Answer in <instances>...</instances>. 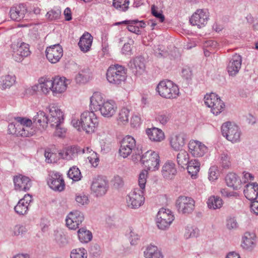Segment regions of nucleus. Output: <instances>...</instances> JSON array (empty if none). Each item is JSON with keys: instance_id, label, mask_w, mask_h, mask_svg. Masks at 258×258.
<instances>
[{"instance_id": "1", "label": "nucleus", "mask_w": 258, "mask_h": 258, "mask_svg": "<svg viewBox=\"0 0 258 258\" xmlns=\"http://www.w3.org/2000/svg\"><path fill=\"white\" fill-rule=\"evenodd\" d=\"M71 123L77 130L80 131L82 128L86 134H92L98 126L99 121L94 112L86 111L81 114L80 119L73 118Z\"/></svg>"}, {"instance_id": "2", "label": "nucleus", "mask_w": 258, "mask_h": 258, "mask_svg": "<svg viewBox=\"0 0 258 258\" xmlns=\"http://www.w3.org/2000/svg\"><path fill=\"white\" fill-rule=\"evenodd\" d=\"M106 78L110 84L115 85H120L126 80V70L121 65H112L107 71Z\"/></svg>"}, {"instance_id": "3", "label": "nucleus", "mask_w": 258, "mask_h": 258, "mask_svg": "<svg viewBox=\"0 0 258 258\" xmlns=\"http://www.w3.org/2000/svg\"><path fill=\"white\" fill-rule=\"evenodd\" d=\"M156 91L160 96L166 99L175 98L179 93L178 86L168 80L160 82L156 87Z\"/></svg>"}, {"instance_id": "4", "label": "nucleus", "mask_w": 258, "mask_h": 258, "mask_svg": "<svg viewBox=\"0 0 258 258\" xmlns=\"http://www.w3.org/2000/svg\"><path fill=\"white\" fill-rule=\"evenodd\" d=\"M221 132L223 136L232 143L237 142L240 140L241 132L239 128L230 122H227L222 124Z\"/></svg>"}, {"instance_id": "5", "label": "nucleus", "mask_w": 258, "mask_h": 258, "mask_svg": "<svg viewBox=\"0 0 258 258\" xmlns=\"http://www.w3.org/2000/svg\"><path fill=\"white\" fill-rule=\"evenodd\" d=\"M141 162L149 170H156L159 169L160 157L158 153L148 151L141 158Z\"/></svg>"}, {"instance_id": "6", "label": "nucleus", "mask_w": 258, "mask_h": 258, "mask_svg": "<svg viewBox=\"0 0 258 258\" xmlns=\"http://www.w3.org/2000/svg\"><path fill=\"white\" fill-rule=\"evenodd\" d=\"M173 220L174 216L169 209H160L156 216L157 225L161 230L169 228Z\"/></svg>"}, {"instance_id": "7", "label": "nucleus", "mask_w": 258, "mask_h": 258, "mask_svg": "<svg viewBox=\"0 0 258 258\" xmlns=\"http://www.w3.org/2000/svg\"><path fill=\"white\" fill-rule=\"evenodd\" d=\"M144 191L138 188L130 191L126 198L127 206L132 209H137L143 205L145 202Z\"/></svg>"}, {"instance_id": "8", "label": "nucleus", "mask_w": 258, "mask_h": 258, "mask_svg": "<svg viewBox=\"0 0 258 258\" xmlns=\"http://www.w3.org/2000/svg\"><path fill=\"white\" fill-rule=\"evenodd\" d=\"M176 207L179 213L189 214L195 209V201L190 197L181 196L176 201Z\"/></svg>"}, {"instance_id": "9", "label": "nucleus", "mask_w": 258, "mask_h": 258, "mask_svg": "<svg viewBox=\"0 0 258 258\" xmlns=\"http://www.w3.org/2000/svg\"><path fill=\"white\" fill-rule=\"evenodd\" d=\"M49 110L48 123L50 126H57L63 124L64 113L55 104H50L48 107Z\"/></svg>"}, {"instance_id": "10", "label": "nucleus", "mask_w": 258, "mask_h": 258, "mask_svg": "<svg viewBox=\"0 0 258 258\" xmlns=\"http://www.w3.org/2000/svg\"><path fill=\"white\" fill-rule=\"evenodd\" d=\"M109 188V183L105 177L98 176L93 179L91 189L92 191L97 197L104 195Z\"/></svg>"}, {"instance_id": "11", "label": "nucleus", "mask_w": 258, "mask_h": 258, "mask_svg": "<svg viewBox=\"0 0 258 258\" xmlns=\"http://www.w3.org/2000/svg\"><path fill=\"white\" fill-rule=\"evenodd\" d=\"M47 184L50 188L55 191H61L65 187L62 175L54 171L49 172L47 178Z\"/></svg>"}, {"instance_id": "12", "label": "nucleus", "mask_w": 258, "mask_h": 258, "mask_svg": "<svg viewBox=\"0 0 258 258\" xmlns=\"http://www.w3.org/2000/svg\"><path fill=\"white\" fill-rule=\"evenodd\" d=\"M136 142L131 136H126L121 141L119 154L123 158H126L136 149Z\"/></svg>"}, {"instance_id": "13", "label": "nucleus", "mask_w": 258, "mask_h": 258, "mask_svg": "<svg viewBox=\"0 0 258 258\" xmlns=\"http://www.w3.org/2000/svg\"><path fill=\"white\" fill-rule=\"evenodd\" d=\"M11 48L13 58L17 62L22 61L24 57L30 54L29 45L24 42L21 43L20 45L18 43L12 44Z\"/></svg>"}, {"instance_id": "14", "label": "nucleus", "mask_w": 258, "mask_h": 258, "mask_svg": "<svg viewBox=\"0 0 258 258\" xmlns=\"http://www.w3.org/2000/svg\"><path fill=\"white\" fill-rule=\"evenodd\" d=\"M46 56L49 62L55 63L59 61L63 55V50L59 44L47 47L45 50Z\"/></svg>"}, {"instance_id": "15", "label": "nucleus", "mask_w": 258, "mask_h": 258, "mask_svg": "<svg viewBox=\"0 0 258 258\" xmlns=\"http://www.w3.org/2000/svg\"><path fill=\"white\" fill-rule=\"evenodd\" d=\"M84 219V215L82 212L75 211L68 215L66 219V225L70 229L75 230L79 228Z\"/></svg>"}, {"instance_id": "16", "label": "nucleus", "mask_w": 258, "mask_h": 258, "mask_svg": "<svg viewBox=\"0 0 258 258\" xmlns=\"http://www.w3.org/2000/svg\"><path fill=\"white\" fill-rule=\"evenodd\" d=\"M15 189L19 191H27L32 186L30 179L26 176L19 174L13 178Z\"/></svg>"}, {"instance_id": "17", "label": "nucleus", "mask_w": 258, "mask_h": 258, "mask_svg": "<svg viewBox=\"0 0 258 258\" xmlns=\"http://www.w3.org/2000/svg\"><path fill=\"white\" fill-rule=\"evenodd\" d=\"M208 18L209 15L207 12L204 10L199 9L191 16L189 21L192 25L201 28L207 23Z\"/></svg>"}, {"instance_id": "18", "label": "nucleus", "mask_w": 258, "mask_h": 258, "mask_svg": "<svg viewBox=\"0 0 258 258\" xmlns=\"http://www.w3.org/2000/svg\"><path fill=\"white\" fill-rule=\"evenodd\" d=\"M188 147L189 152L196 157H203L208 152L207 147L202 142L196 140L190 141Z\"/></svg>"}, {"instance_id": "19", "label": "nucleus", "mask_w": 258, "mask_h": 258, "mask_svg": "<svg viewBox=\"0 0 258 258\" xmlns=\"http://www.w3.org/2000/svg\"><path fill=\"white\" fill-rule=\"evenodd\" d=\"M70 80L64 77H56L52 80V93L53 95L61 94L66 91Z\"/></svg>"}, {"instance_id": "20", "label": "nucleus", "mask_w": 258, "mask_h": 258, "mask_svg": "<svg viewBox=\"0 0 258 258\" xmlns=\"http://www.w3.org/2000/svg\"><path fill=\"white\" fill-rule=\"evenodd\" d=\"M15 120L22 124L20 128L19 136L27 137L32 136L34 134V130L31 126L32 124V120L24 117H18L15 118Z\"/></svg>"}, {"instance_id": "21", "label": "nucleus", "mask_w": 258, "mask_h": 258, "mask_svg": "<svg viewBox=\"0 0 258 258\" xmlns=\"http://www.w3.org/2000/svg\"><path fill=\"white\" fill-rule=\"evenodd\" d=\"M187 141V135L183 132H180L172 135L170 140L171 148L175 151L182 150Z\"/></svg>"}, {"instance_id": "22", "label": "nucleus", "mask_w": 258, "mask_h": 258, "mask_svg": "<svg viewBox=\"0 0 258 258\" xmlns=\"http://www.w3.org/2000/svg\"><path fill=\"white\" fill-rule=\"evenodd\" d=\"M117 108V105L114 101L107 100L98 111L100 112L101 115L103 117L110 118L114 115Z\"/></svg>"}, {"instance_id": "23", "label": "nucleus", "mask_w": 258, "mask_h": 258, "mask_svg": "<svg viewBox=\"0 0 258 258\" xmlns=\"http://www.w3.org/2000/svg\"><path fill=\"white\" fill-rule=\"evenodd\" d=\"M129 66L133 73L140 76L145 71V60L141 56H137L131 60Z\"/></svg>"}, {"instance_id": "24", "label": "nucleus", "mask_w": 258, "mask_h": 258, "mask_svg": "<svg viewBox=\"0 0 258 258\" xmlns=\"http://www.w3.org/2000/svg\"><path fill=\"white\" fill-rule=\"evenodd\" d=\"M242 62L241 56L235 54L230 58L227 66V70L230 76H234L241 68Z\"/></svg>"}, {"instance_id": "25", "label": "nucleus", "mask_w": 258, "mask_h": 258, "mask_svg": "<svg viewBox=\"0 0 258 258\" xmlns=\"http://www.w3.org/2000/svg\"><path fill=\"white\" fill-rule=\"evenodd\" d=\"M27 12L26 5L20 4L13 6L10 11V16L11 19L16 21H20L22 20Z\"/></svg>"}, {"instance_id": "26", "label": "nucleus", "mask_w": 258, "mask_h": 258, "mask_svg": "<svg viewBox=\"0 0 258 258\" xmlns=\"http://www.w3.org/2000/svg\"><path fill=\"white\" fill-rule=\"evenodd\" d=\"M32 198L30 195H25L23 198L21 199L15 207L14 210L16 213L20 215L26 214L29 209V205L32 201Z\"/></svg>"}, {"instance_id": "27", "label": "nucleus", "mask_w": 258, "mask_h": 258, "mask_svg": "<svg viewBox=\"0 0 258 258\" xmlns=\"http://www.w3.org/2000/svg\"><path fill=\"white\" fill-rule=\"evenodd\" d=\"M105 102L104 95L102 93L95 92L90 98V108L93 112L97 111Z\"/></svg>"}, {"instance_id": "28", "label": "nucleus", "mask_w": 258, "mask_h": 258, "mask_svg": "<svg viewBox=\"0 0 258 258\" xmlns=\"http://www.w3.org/2000/svg\"><path fill=\"white\" fill-rule=\"evenodd\" d=\"M93 42V37L88 32L85 33L80 38L78 45L81 50L85 53L91 48Z\"/></svg>"}, {"instance_id": "29", "label": "nucleus", "mask_w": 258, "mask_h": 258, "mask_svg": "<svg viewBox=\"0 0 258 258\" xmlns=\"http://www.w3.org/2000/svg\"><path fill=\"white\" fill-rule=\"evenodd\" d=\"M161 172L164 178L172 179L177 172L175 164L171 161L166 162L162 167Z\"/></svg>"}, {"instance_id": "30", "label": "nucleus", "mask_w": 258, "mask_h": 258, "mask_svg": "<svg viewBox=\"0 0 258 258\" xmlns=\"http://www.w3.org/2000/svg\"><path fill=\"white\" fill-rule=\"evenodd\" d=\"M244 194L245 197L250 201H253L257 199L258 196V184L253 182L247 184Z\"/></svg>"}, {"instance_id": "31", "label": "nucleus", "mask_w": 258, "mask_h": 258, "mask_svg": "<svg viewBox=\"0 0 258 258\" xmlns=\"http://www.w3.org/2000/svg\"><path fill=\"white\" fill-rule=\"evenodd\" d=\"M256 244V236L253 233L245 232L242 237V246L249 249L253 248Z\"/></svg>"}, {"instance_id": "32", "label": "nucleus", "mask_w": 258, "mask_h": 258, "mask_svg": "<svg viewBox=\"0 0 258 258\" xmlns=\"http://www.w3.org/2000/svg\"><path fill=\"white\" fill-rule=\"evenodd\" d=\"M146 133L150 140L153 142H161L164 139V133L158 128H148L146 130Z\"/></svg>"}, {"instance_id": "33", "label": "nucleus", "mask_w": 258, "mask_h": 258, "mask_svg": "<svg viewBox=\"0 0 258 258\" xmlns=\"http://www.w3.org/2000/svg\"><path fill=\"white\" fill-rule=\"evenodd\" d=\"M130 116V109L126 107H122L119 109L116 117L117 124L119 125H126L128 123Z\"/></svg>"}, {"instance_id": "34", "label": "nucleus", "mask_w": 258, "mask_h": 258, "mask_svg": "<svg viewBox=\"0 0 258 258\" xmlns=\"http://www.w3.org/2000/svg\"><path fill=\"white\" fill-rule=\"evenodd\" d=\"M79 152V149L76 146L68 147L63 150L59 155L63 159L67 160H73L78 155Z\"/></svg>"}, {"instance_id": "35", "label": "nucleus", "mask_w": 258, "mask_h": 258, "mask_svg": "<svg viewBox=\"0 0 258 258\" xmlns=\"http://www.w3.org/2000/svg\"><path fill=\"white\" fill-rule=\"evenodd\" d=\"M16 82V77L14 75H5L0 76V89L3 90L10 88Z\"/></svg>"}, {"instance_id": "36", "label": "nucleus", "mask_w": 258, "mask_h": 258, "mask_svg": "<svg viewBox=\"0 0 258 258\" xmlns=\"http://www.w3.org/2000/svg\"><path fill=\"white\" fill-rule=\"evenodd\" d=\"M138 20H125L121 22H116L114 24V25L118 26L121 24L127 25V28L128 30L131 32L135 33L138 35L141 34V31L139 29V26H136L137 24Z\"/></svg>"}, {"instance_id": "37", "label": "nucleus", "mask_w": 258, "mask_h": 258, "mask_svg": "<svg viewBox=\"0 0 258 258\" xmlns=\"http://www.w3.org/2000/svg\"><path fill=\"white\" fill-rule=\"evenodd\" d=\"M144 253L146 258H163L161 251L154 245H150L147 246Z\"/></svg>"}, {"instance_id": "38", "label": "nucleus", "mask_w": 258, "mask_h": 258, "mask_svg": "<svg viewBox=\"0 0 258 258\" xmlns=\"http://www.w3.org/2000/svg\"><path fill=\"white\" fill-rule=\"evenodd\" d=\"M40 89L44 94H48L50 91H52V80L46 78H41L38 80Z\"/></svg>"}, {"instance_id": "39", "label": "nucleus", "mask_w": 258, "mask_h": 258, "mask_svg": "<svg viewBox=\"0 0 258 258\" xmlns=\"http://www.w3.org/2000/svg\"><path fill=\"white\" fill-rule=\"evenodd\" d=\"M48 116H46V113L42 111H38L33 118L34 123H38L43 128L47 126L48 123Z\"/></svg>"}, {"instance_id": "40", "label": "nucleus", "mask_w": 258, "mask_h": 258, "mask_svg": "<svg viewBox=\"0 0 258 258\" xmlns=\"http://www.w3.org/2000/svg\"><path fill=\"white\" fill-rule=\"evenodd\" d=\"M207 204L209 209L216 210L222 207L223 201L220 198L217 196H212L209 198Z\"/></svg>"}, {"instance_id": "41", "label": "nucleus", "mask_w": 258, "mask_h": 258, "mask_svg": "<svg viewBox=\"0 0 258 258\" xmlns=\"http://www.w3.org/2000/svg\"><path fill=\"white\" fill-rule=\"evenodd\" d=\"M187 170L192 177L196 176L200 170V163L196 160H191L187 164Z\"/></svg>"}, {"instance_id": "42", "label": "nucleus", "mask_w": 258, "mask_h": 258, "mask_svg": "<svg viewBox=\"0 0 258 258\" xmlns=\"http://www.w3.org/2000/svg\"><path fill=\"white\" fill-rule=\"evenodd\" d=\"M227 185L234 189L237 188L239 183V179L237 175L234 173H229L225 177Z\"/></svg>"}, {"instance_id": "43", "label": "nucleus", "mask_w": 258, "mask_h": 258, "mask_svg": "<svg viewBox=\"0 0 258 258\" xmlns=\"http://www.w3.org/2000/svg\"><path fill=\"white\" fill-rule=\"evenodd\" d=\"M177 155V162L181 167L186 166L189 161V155L185 150H180Z\"/></svg>"}, {"instance_id": "44", "label": "nucleus", "mask_w": 258, "mask_h": 258, "mask_svg": "<svg viewBox=\"0 0 258 258\" xmlns=\"http://www.w3.org/2000/svg\"><path fill=\"white\" fill-rule=\"evenodd\" d=\"M78 234L79 240L83 243H87L92 238L91 232L85 228L80 229Z\"/></svg>"}, {"instance_id": "45", "label": "nucleus", "mask_w": 258, "mask_h": 258, "mask_svg": "<svg viewBox=\"0 0 258 258\" xmlns=\"http://www.w3.org/2000/svg\"><path fill=\"white\" fill-rule=\"evenodd\" d=\"M68 176L75 181L80 180L82 177L80 170L76 166H73L70 169L68 172Z\"/></svg>"}, {"instance_id": "46", "label": "nucleus", "mask_w": 258, "mask_h": 258, "mask_svg": "<svg viewBox=\"0 0 258 258\" xmlns=\"http://www.w3.org/2000/svg\"><path fill=\"white\" fill-rule=\"evenodd\" d=\"M26 231L27 229L26 227L21 224L16 225L10 229V234L14 236L22 235Z\"/></svg>"}, {"instance_id": "47", "label": "nucleus", "mask_w": 258, "mask_h": 258, "mask_svg": "<svg viewBox=\"0 0 258 258\" xmlns=\"http://www.w3.org/2000/svg\"><path fill=\"white\" fill-rule=\"evenodd\" d=\"M129 3V0H113V6L116 9L125 12L128 8Z\"/></svg>"}, {"instance_id": "48", "label": "nucleus", "mask_w": 258, "mask_h": 258, "mask_svg": "<svg viewBox=\"0 0 258 258\" xmlns=\"http://www.w3.org/2000/svg\"><path fill=\"white\" fill-rule=\"evenodd\" d=\"M224 107V103L219 98L218 100L214 103L213 106H212L210 108L211 109V112L214 114L217 115L223 110Z\"/></svg>"}, {"instance_id": "49", "label": "nucleus", "mask_w": 258, "mask_h": 258, "mask_svg": "<svg viewBox=\"0 0 258 258\" xmlns=\"http://www.w3.org/2000/svg\"><path fill=\"white\" fill-rule=\"evenodd\" d=\"M71 258H87V252L84 248L73 249L70 254Z\"/></svg>"}, {"instance_id": "50", "label": "nucleus", "mask_w": 258, "mask_h": 258, "mask_svg": "<svg viewBox=\"0 0 258 258\" xmlns=\"http://www.w3.org/2000/svg\"><path fill=\"white\" fill-rule=\"evenodd\" d=\"M148 174V172L147 170H143L139 175L138 184L140 187L139 189L143 191L145 188Z\"/></svg>"}, {"instance_id": "51", "label": "nucleus", "mask_w": 258, "mask_h": 258, "mask_svg": "<svg viewBox=\"0 0 258 258\" xmlns=\"http://www.w3.org/2000/svg\"><path fill=\"white\" fill-rule=\"evenodd\" d=\"M220 163L221 167L224 169H229L231 165L230 157L228 154L223 153L220 157Z\"/></svg>"}, {"instance_id": "52", "label": "nucleus", "mask_w": 258, "mask_h": 258, "mask_svg": "<svg viewBox=\"0 0 258 258\" xmlns=\"http://www.w3.org/2000/svg\"><path fill=\"white\" fill-rule=\"evenodd\" d=\"M219 97L215 93H212L207 94L204 97V102L205 104L209 108L213 106L214 103L218 100Z\"/></svg>"}, {"instance_id": "53", "label": "nucleus", "mask_w": 258, "mask_h": 258, "mask_svg": "<svg viewBox=\"0 0 258 258\" xmlns=\"http://www.w3.org/2000/svg\"><path fill=\"white\" fill-rule=\"evenodd\" d=\"M219 174L218 166L216 165L212 166L209 170L208 178L211 181H215L218 178Z\"/></svg>"}, {"instance_id": "54", "label": "nucleus", "mask_w": 258, "mask_h": 258, "mask_svg": "<svg viewBox=\"0 0 258 258\" xmlns=\"http://www.w3.org/2000/svg\"><path fill=\"white\" fill-rule=\"evenodd\" d=\"M22 126L20 122L16 121V122H12L8 125V133L10 134L19 136V130Z\"/></svg>"}, {"instance_id": "55", "label": "nucleus", "mask_w": 258, "mask_h": 258, "mask_svg": "<svg viewBox=\"0 0 258 258\" xmlns=\"http://www.w3.org/2000/svg\"><path fill=\"white\" fill-rule=\"evenodd\" d=\"M198 233V230L197 228L191 226H187L185 229L184 237L186 239L195 237L197 236Z\"/></svg>"}, {"instance_id": "56", "label": "nucleus", "mask_w": 258, "mask_h": 258, "mask_svg": "<svg viewBox=\"0 0 258 258\" xmlns=\"http://www.w3.org/2000/svg\"><path fill=\"white\" fill-rule=\"evenodd\" d=\"M51 127H54L55 128V131L54 132V135L55 136L58 137L59 138H63L65 137L67 132V129L63 126L62 124H60L57 126H52Z\"/></svg>"}, {"instance_id": "57", "label": "nucleus", "mask_w": 258, "mask_h": 258, "mask_svg": "<svg viewBox=\"0 0 258 258\" xmlns=\"http://www.w3.org/2000/svg\"><path fill=\"white\" fill-rule=\"evenodd\" d=\"M89 75L84 72H80L76 76V81L78 83H85L89 80Z\"/></svg>"}, {"instance_id": "58", "label": "nucleus", "mask_w": 258, "mask_h": 258, "mask_svg": "<svg viewBox=\"0 0 258 258\" xmlns=\"http://www.w3.org/2000/svg\"><path fill=\"white\" fill-rule=\"evenodd\" d=\"M76 201L80 206L88 205L89 202L88 197L84 194H80L76 196Z\"/></svg>"}, {"instance_id": "59", "label": "nucleus", "mask_w": 258, "mask_h": 258, "mask_svg": "<svg viewBox=\"0 0 258 258\" xmlns=\"http://www.w3.org/2000/svg\"><path fill=\"white\" fill-rule=\"evenodd\" d=\"M131 125L133 127H138L141 124V118L139 115L134 114L131 118Z\"/></svg>"}, {"instance_id": "60", "label": "nucleus", "mask_w": 258, "mask_h": 258, "mask_svg": "<svg viewBox=\"0 0 258 258\" xmlns=\"http://www.w3.org/2000/svg\"><path fill=\"white\" fill-rule=\"evenodd\" d=\"M170 116L167 113H160L156 117L157 121H159L162 124H166L169 120Z\"/></svg>"}, {"instance_id": "61", "label": "nucleus", "mask_w": 258, "mask_h": 258, "mask_svg": "<svg viewBox=\"0 0 258 258\" xmlns=\"http://www.w3.org/2000/svg\"><path fill=\"white\" fill-rule=\"evenodd\" d=\"M87 159L93 167H96L98 165L99 159L96 153L93 151L91 155L88 156Z\"/></svg>"}, {"instance_id": "62", "label": "nucleus", "mask_w": 258, "mask_h": 258, "mask_svg": "<svg viewBox=\"0 0 258 258\" xmlns=\"http://www.w3.org/2000/svg\"><path fill=\"white\" fill-rule=\"evenodd\" d=\"M238 226V223L235 218H230L227 220L226 227L229 230L235 229Z\"/></svg>"}, {"instance_id": "63", "label": "nucleus", "mask_w": 258, "mask_h": 258, "mask_svg": "<svg viewBox=\"0 0 258 258\" xmlns=\"http://www.w3.org/2000/svg\"><path fill=\"white\" fill-rule=\"evenodd\" d=\"M60 15V11L59 10H51L47 12L46 17L47 19L53 20L59 18Z\"/></svg>"}, {"instance_id": "64", "label": "nucleus", "mask_w": 258, "mask_h": 258, "mask_svg": "<svg viewBox=\"0 0 258 258\" xmlns=\"http://www.w3.org/2000/svg\"><path fill=\"white\" fill-rule=\"evenodd\" d=\"M112 182L113 183V185L116 188H119L122 187L124 183L123 178L118 175L114 176L113 179H112Z\"/></svg>"}]
</instances>
